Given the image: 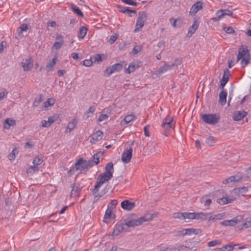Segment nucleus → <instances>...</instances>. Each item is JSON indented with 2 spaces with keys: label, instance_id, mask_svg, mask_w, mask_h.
<instances>
[{
  "label": "nucleus",
  "instance_id": "nucleus-12",
  "mask_svg": "<svg viewBox=\"0 0 251 251\" xmlns=\"http://www.w3.org/2000/svg\"><path fill=\"white\" fill-rule=\"evenodd\" d=\"M173 118L172 117H166L163 119L161 126L166 131H169L172 128V122Z\"/></svg>",
  "mask_w": 251,
  "mask_h": 251
},
{
  "label": "nucleus",
  "instance_id": "nucleus-46",
  "mask_svg": "<svg viewBox=\"0 0 251 251\" xmlns=\"http://www.w3.org/2000/svg\"><path fill=\"white\" fill-rule=\"evenodd\" d=\"M54 101H54V99H48V100L44 102L43 106L45 108H47L49 106L53 105V104L54 103Z\"/></svg>",
  "mask_w": 251,
  "mask_h": 251
},
{
  "label": "nucleus",
  "instance_id": "nucleus-2",
  "mask_svg": "<svg viewBox=\"0 0 251 251\" xmlns=\"http://www.w3.org/2000/svg\"><path fill=\"white\" fill-rule=\"evenodd\" d=\"M155 215V214L147 213L144 216L137 219H131L127 221L125 223V225L128 227L138 226L142 225L145 222L152 220Z\"/></svg>",
  "mask_w": 251,
  "mask_h": 251
},
{
  "label": "nucleus",
  "instance_id": "nucleus-15",
  "mask_svg": "<svg viewBox=\"0 0 251 251\" xmlns=\"http://www.w3.org/2000/svg\"><path fill=\"white\" fill-rule=\"evenodd\" d=\"M247 114V112L244 110L236 111L233 114V119L234 121H240L246 116Z\"/></svg>",
  "mask_w": 251,
  "mask_h": 251
},
{
  "label": "nucleus",
  "instance_id": "nucleus-44",
  "mask_svg": "<svg viewBox=\"0 0 251 251\" xmlns=\"http://www.w3.org/2000/svg\"><path fill=\"white\" fill-rule=\"evenodd\" d=\"M27 25L26 24H23L21 25V26L19 27L18 29L17 30V32L19 33V35L20 36H22L23 34L22 32L26 31L27 29Z\"/></svg>",
  "mask_w": 251,
  "mask_h": 251
},
{
  "label": "nucleus",
  "instance_id": "nucleus-35",
  "mask_svg": "<svg viewBox=\"0 0 251 251\" xmlns=\"http://www.w3.org/2000/svg\"><path fill=\"white\" fill-rule=\"evenodd\" d=\"M139 66L138 65H136L135 63H130L128 68L126 69L125 70V73L126 74H130L135 71L136 68H138Z\"/></svg>",
  "mask_w": 251,
  "mask_h": 251
},
{
  "label": "nucleus",
  "instance_id": "nucleus-18",
  "mask_svg": "<svg viewBox=\"0 0 251 251\" xmlns=\"http://www.w3.org/2000/svg\"><path fill=\"white\" fill-rule=\"evenodd\" d=\"M32 62V58L29 57L25 59V62L22 63V66L25 71H28L32 69L33 67Z\"/></svg>",
  "mask_w": 251,
  "mask_h": 251
},
{
  "label": "nucleus",
  "instance_id": "nucleus-1",
  "mask_svg": "<svg viewBox=\"0 0 251 251\" xmlns=\"http://www.w3.org/2000/svg\"><path fill=\"white\" fill-rule=\"evenodd\" d=\"M92 167V165L90 161L84 160L82 158H80L76 160L75 164V166L71 168L68 172L69 175H73L75 171H79L80 173L83 172H86L89 169Z\"/></svg>",
  "mask_w": 251,
  "mask_h": 251
},
{
  "label": "nucleus",
  "instance_id": "nucleus-20",
  "mask_svg": "<svg viewBox=\"0 0 251 251\" xmlns=\"http://www.w3.org/2000/svg\"><path fill=\"white\" fill-rule=\"evenodd\" d=\"M174 66V64H165L162 67H160L157 71L155 72L156 75H159L164 73L171 69Z\"/></svg>",
  "mask_w": 251,
  "mask_h": 251
},
{
  "label": "nucleus",
  "instance_id": "nucleus-19",
  "mask_svg": "<svg viewBox=\"0 0 251 251\" xmlns=\"http://www.w3.org/2000/svg\"><path fill=\"white\" fill-rule=\"evenodd\" d=\"M102 155L103 152L102 151H99L93 155L92 159L88 160V161L91 162L92 167L98 164L99 163L100 158V156H102Z\"/></svg>",
  "mask_w": 251,
  "mask_h": 251
},
{
  "label": "nucleus",
  "instance_id": "nucleus-25",
  "mask_svg": "<svg viewBox=\"0 0 251 251\" xmlns=\"http://www.w3.org/2000/svg\"><path fill=\"white\" fill-rule=\"evenodd\" d=\"M62 38L63 37L61 35H59L56 37V39H60L61 40L59 41H56L53 44L52 47V49L58 50L61 48L64 43V41Z\"/></svg>",
  "mask_w": 251,
  "mask_h": 251
},
{
  "label": "nucleus",
  "instance_id": "nucleus-60",
  "mask_svg": "<svg viewBox=\"0 0 251 251\" xmlns=\"http://www.w3.org/2000/svg\"><path fill=\"white\" fill-rule=\"evenodd\" d=\"M93 59L95 62H100L102 61L103 59L101 55L97 54L94 56Z\"/></svg>",
  "mask_w": 251,
  "mask_h": 251
},
{
  "label": "nucleus",
  "instance_id": "nucleus-24",
  "mask_svg": "<svg viewBox=\"0 0 251 251\" xmlns=\"http://www.w3.org/2000/svg\"><path fill=\"white\" fill-rule=\"evenodd\" d=\"M248 188L245 186H242L239 188H235L233 189V192L236 194L238 196H243L248 191Z\"/></svg>",
  "mask_w": 251,
  "mask_h": 251
},
{
  "label": "nucleus",
  "instance_id": "nucleus-45",
  "mask_svg": "<svg viewBox=\"0 0 251 251\" xmlns=\"http://www.w3.org/2000/svg\"><path fill=\"white\" fill-rule=\"evenodd\" d=\"M79 188V187L75 184L72 185V190H71V196H75L77 195V193L78 191Z\"/></svg>",
  "mask_w": 251,
  "mask_h": 251
},
{
  "label": "nucleus",
  "instance_id": "nucleus-50",
  "mask_svg": "<svg viewBox=\"0 0 251 251\" xmlns=\"http://www.w3.org/2000/svg\"><path fill=\"white\" fill-rule=\"evenodd\" d=\"M156 147L157 145L156 144L151 143L150 145L148 146V149L151 152H153L155 151Z\"/></svg>",
  "mask_w": 251,
  "mask_h": 251
},
{
  "label": "nucleus",
  "instance_id": "nucleus-59",
  "mask_svg": "<svg viewBox=\"0 0 251 251\" xmlns=\"http://www.w3.org/2000/svg\"><path fill=\"white\" fill-rule=\"evenodd\" d=\"M246 228L251 226V218H247L246 222L242 225Z\"/></svg>",
  "mask_w": 251,
  "mask_h": 251
},
{
  "label": "nucleus",
  "instance_id": "nucleus-8",
  "mask_svg": "<svg viewBox=\"0 0 251 251\" xmlns=\"http://www.w3.org/2000/svg\"><path fill=\"white\" fill-rule=\"evenodd\" d=\"M250 53L247 47L245 45H241L238 50V54L237 57L236 62H237L244 57L250 56Z\"/></svg>",
  "mask_w": 251,
  "mask_h": 251
},
{
  "label": "nucleus",
  "instance_id": "nucleus-43",
  "mask_svg": "<svg viewBox=\"0 0 251 251\" xmlns=\"http://www.w3.org/2000/svg\"><path fill=\"white\" fill-rule=\"evenodd\" d=\"M251 60V55L250 56L244 57L241 61V66L243 68H244L246 66H247L250 62Z\"/></svg>",
  "mask_w": 251,
  "mask_h": 251
},
{
  "label": "nucleus",
  "instance_id": "nucleus-63",
  "mask_svg": "<svg viewBox=\"0 0 251 251\" xmlns=\"http://www.w3.org/2000/svg\"><path fill=\"white\" fill-rule=\"evenodd\" d=\"M93 64V61L92 59H85L83 61V65L84 66L89 67L91 66Z\"/></svg>",
  "mask_w": 251,
  "mask_h": 251
},
{
  "label": "nucleus",
  "instance_id": "nucleus-54",
  "mask_svg": "<svg viewBox=\"0 0 251 251\" xmlns=\"http://www.w3.org/2000/svg\"><path fill=\"white\" fill-rule=\"evenodd\" d=\"M18 151L16 149H13L12 152L8 155V158L10 160H12L15 159V154L18 153Z\"/></svg>",
  "mask_w": 251,
  "mask_h": 251
},
{
  "label": "nucleus",
  "instance_id": "nucleus-9",
  "mask_svg": "<svg viewBox=\"0 0 251 251\" xmlns=\"http://www.w3.org/2000/svg\"><path fill=\"white\" fill-rule=\"evenodd\" d=\"M243 219L241 215L237 216L236 217L229 220H225L221 223V224L225 226H234Z\"/></svg>",
  "mask_w": 251,
  "mask_h": 251
},
{
  "label": "nucleus",
  "instance_id": "nucleus-48",
  "mask_svg": "<svg viewBox=\"0 0 251 251\" xmlns=\"http://www.w3.org/2000/svg\"><path fill=\"white\" fill-rule=\"evenodd\" d=\"M221 244V241L219 240H212L211 241H209L207 243V246L209 247H214L217 245H220Z\"/></svg>",
  "mask_w": 251,
  "mask_h": 251
},
{
  "label": "nucleus",
  "instance_id": "nucleus-10",
  "mask_svg": "<svg viewBox=\"0 0 251 251\" xmlns=\"http://www.w3.org/2000/svg\"><path fill=\"white\" fill-rule=\"evenodd\" d=\"M230 75V74L229 70L228 69H226L224 70L222 78L220 81V84L219 87L220 89H224L225 86L229 80V77Z\"/></svg>",
  "mask_w": 251,
  "mask_h": 251
},
{
  "label": "nucleus",
  "instance_id": "nucleus-28",
  "mask_svg": "<svg viewBox=\"0 0 251 251\" xmlns=\"http://www.w3.org/2000/svg\"><path fill=\"white\" fill-rule=\"evenodd\" d=\"M113 172H114L113 164L111 162H108L105 165L104 173H106L107 175H109V176H113Z\"/></svg>",
  "mask_w": 251,
  "mask_h": 251
},
{
  "label": "nucleus",
  "instance_id": "nucleus-21",
  "mask_svg": "<svg viewBox=\"0 0 251 251\" xmlns=\"http://www.w3.org/2000/svg\"><path fill=\"white\" fill-rule=\"evenodd\" d=\"M124 229V224L122 223H117L113 232V236H118Z\"/></svg>",
  "mask_w": 251,
  "mask_h": 251
},
{
  "label": "nucleus",
  "instance_id": "nucleus-6",
  "mask_svg": "<svg viewBox=\"0 0 251 251\" xmlns=\"http://www.w3.org/2000/svg\"><path fill=\"white\" fill-rule=\"evenodd\" d=\"M122 64L120 63H116L114 65L109 66L105 70L104 72V75H106L107 76H108L113 73L120 72L122 69Z\"/></svg>",
  "mask_w": 251,
  "mask_h": 251
},
{
  "label": "nucleus",
  "instance_id": "nucleus-16",
  "mask_svg": "<svg viewBox=\"0 0 251 251\" xmlns=\"http://www.w3.org/2000/svg\"><path fill=\"white\" fill-rule=\"evenodd\" d=\"M103 133L100 130H97L95 133L91 136L90 142L92 144H95L96 142L101 140L102 138Z\"/></svg>",
  "mask_w": 251,
  "mask_h": 251
},
{
  "label": "nucleus",
  "instance_id": "nucleus-7",
  "mask_svg": "<svg viewBox=\"0 0 251 251\" xmlns=\"http://www.w3.org/2000/svg\"><path fill=\"white\" fill-rule=\"evenodd\" d=\"M185 244L180 245L175 247V251H188V250H192L194 246L191 241H186Z\"/></svg>",
  "mask_w": 251,
  "mask_h": 251
},
{
  "label": "nucleus",
  "instance_id": "nucleus-64",
  "mask_svg": "<svg viewBox=\"0 0 251 251\" xmlns=\"http://www.w3.org/2000/svg\"><path fill=\"white\" fill-rule=\"evenodd\" d=\"M101 176H102L107 181H109L112 177V176H109V175H107L106 173H103L100 174Z\"/></svg>",
  "mask_w": 251,
  "mask_h": 251
},
{
  "label": "nucleus",
  "instance_id": "nucleus-23",
  "mask_svg": "<svg viewBox=\"0 0 251 251\" xmlns=\"http://www.w3.org/2000/svg\"><path fill=\"white\" fill-rule=\"evenodd\" d=\"M222 91L219 94V103L222 105H224L226 102L227 92L224 89H222Z\"/></svg>",
  "mask_w": 251,
  "mask_h": 251
},
{
  "label": "nucleus",
  "instance_id": "nucleus-31",
  "mask_svg": "<svg viewBox=\"0 0 251 251\" xmlns=\"http://www.w3.org/2000/svg\"><path fill=\"white\" fill-rule=\"evenodd\" d=\"M198 28V25L197 24V22L195 21L193 25L189 27L187 35L189 37H191L195 33Z\"/></svg>",
  "mask_w": 251,
  "mask_h": 251
},
{
  "label": "nucleus",
  "instance_id": "nucleus-34",
  "mask_svg": "<svg viewBox=\"0 0 251 251\" xmlns=\"http://www.w3.org/2000/svg\"><path fill=\"white\" fill-rule=\"evenodd\" d=\"M209 215L208 213H196L195 215V219L199 220L201 219V220H205L207 219V216Z\"/></svg>",
  "mask_w": 251,
  "mask_h": 251
},
{
  "label": "nucleus",
  "instance_id": "nucleus-52",
  "mask_svg": "<svg viewBox=\"0 0 251 251\" xmlns=\"http://www.w3.org/2000/svg\"><path fill=\"white\" fill-rule=\"evenodd\" d=\"M95 108L94 106H91L89 107V108L86 111L85 113V116H86L87 118L89 117L90 116L89 114H93L95 111Z\"/></svg>",
  "mask_w": 251,
  "mask_h": 251
},
{
  "label": "nucleus",
  "instance_id": "nucleus-40",
  "mask_svg": "<svg viewBox=\"0 0 251 251\" xmlns=\"http://www.w3.org/2000/svg\"><path fill=\"white\" fill-rule=\"evenodd\" d=\"M112 210L110 208V206L107 205V209L105 211L103 221H105L106 219H109L112 217Z\"/></svg>",
  "mask_w": 251,
  "mask_h": 251
},
{
  "label": "nucleus",
  "instance_id": "nucleus-57",
  "mask_svg": "<svg viewBox=\"0 0 251 251\" xmlns=\"http://www.w3.org/2000/svg\"><path fill=\"white\" fill-rule=\"evenodd\" d=\"M122 2L126 4H129L132 6H137V3L132 0H121Z\"/></svg>",
  "mask_w": 251,
  "mask_h": 251
},
{
  "label": "nucleus",
  "instance_id": "nucleus-62",
  "mask_svg": "<svg viewBox=\"0 0 251 251\" xmlns=\"http://www.w3.org/2000/svg\"><path fill=\"white\" fill-rule=\"evenodd\" d=\"M224 30L226 32V33L228 34H233L235 32L233 28L230 26L229 27H225L224 28Z\"/></svg>",
  "mask_w": 251,
  "mask_h": 251
},
{
  "label": "nucleus",
  "instance_id": "nucleus-3",
  "mask_svg": "<svg viewBox=\"0 0 251 251\" xmlns=\"http://www.w3.org/2000/svg\"><path fill=\"white\" fill-rule=\"evenodd\" d=\"M147 20V15L145 12H140L138 13L136 21V27L134 30V32L140 31L144 25L145 22Z\"/></svg>",
  "mask_w": 251,
  "mask_h": 251
},
{
  "label": "nucleus",
  "instance_id": "nucleus-5",
  "mask_svg": "<svg viewBox=\"0 0 251 251\" xmlns=\"http://www.w3.org/2000/svg\"><path fill=\"white\" fill-rule=\"evenodd\" d=\"M134 141H132L129 144V147H127L122 154V160L124 163H128L130 161L132 155V148L131 146L134 145Z\"/></svg>",
  "mask_w": 251,
  "mask_h": 251
},
{
  "label": "nucleus",
  "instance_id": "nucleus-26",
  "mask_svg": "<svg viewBox=\"0 0 251 251\" xmlns=\"http://www.w3.org/2000/svg\"><path fill=\"white\" fill-rule=\"evenodd\" d=\"M185 229L186 235H197L201 233L202 232L201 229L200 228H189Z\"/></svg>",
  "mask_w": 251,
  "mask_h": 251
},
{
  "label": "nucleus",
  "instance_id": "nucleus-29",
  "mask_svg": "<svg viewBox=\"0 0 251 251\" xmlns=\"http://www.w3.org/2000/svg\"><path fill=\"white\" fill-rule=\"evenodd\" d=\"M234 199L228 198L226 197H223L222 198L218 199L217 202L220 205H224L226 204L231 203Z\"/></svg>",
  "mask_w": 251,
  "mask_h": 251
},
{
  "label": "nucleus",
  "instance_id": "nucleus-41",
  "mask_svg": "<svg viewBox=\"0 0 251 251\" xmlns=\"http://www.w3.org/2000/svg\"><path fill=\"white\" fill-rule=\"evenodd\" d=\"M135 118V116L133 114H130L126 116L124 119L123 120V121L121 122L122 123L123 122L125 123V124H126L132 121Z\"/></svg>",
  "mask_w": 251,
  "mask_h": 251
},
{
  "label": "nucleus",
  "instance_id": "nucleus-58",
  "mask_svg": "<svg viewBox=\"0 0 251 251\" xmlns=\"http://www.w3.org/2000/svg\"><path fill=\"white\" fill-rule=\"evenodd\" d=\"M206 143L210 146L213 145L215 143L214 138L211 136H209L208 138H207L206 139Z\"/></svg>",
  "mask_w": 251,
  "mask_h": 251
},
{
  "label": "nucleus",
  "instance_id": "nucleus-61",
  "mask_svg": "<svg viewBox=\"0 0 251 251\" xmlns=\"http://www.w3.org/2000/svg\"><path fill=\"white\" fill-rule=\"evenodd\" d=\"M142 50V47L139 45L135 46L132 50L134 54H136L139 52H140Z\"/></svg>",
  "mask_w": 251,
  "mask_h": 251
},
{
  "label": "nucleus",
  "instance_id": "nucleus-47",
  "mask_svg": "<svg viewBox=\"0 0 251 251\" xmlns=\"http://www.w3.org/2000/svg\"><path fill=\"white\" fill-rule=\"evenodd\" d=\"M42 101V95L40 94L39 97H37L35 99L33 103V106L37 107L39 105L40 102Z\"/></svg>",
  "mask_w": 251,
  "mask_h": 251
},
{
  "label": "nucleus",
  "instance_id": "nucleus-39",
  "mask_svg": "<svg viewBox=\"0 0 251 251\" xmlns=\"http://www.w3.org/2000/svg\"><path fill=\"white\" fill-rule=\"evenodd\" d=\"M224 213H220L213 216H211L208 218V221H215L217 220H220L224 216Z\"/></svg>",
  "mask_w": 251,
  "mask_h": 251
},
{
  "label": "nucleus",
  "instance_id": "nucleus-14",
  "mask_svg": "<svg viewBox=\"0 0 251 251\" xmlns=\"http://www.w3.org/2000/svg\"><path fill=\"white\" fill-rule=\"evenodd\" d=\"M121 207L126 210H131L135 206L134 202H131L129 200H125L121 203Z\"/></svg>",
  "mask_w": 251,
  "mask_h": 251
},
{
  "label": "nucleus",
  "instance_id": "nucleus-17",
  "mask_svg": "<svg viewBox=\"0 0 251 251\" xmlns=\"http://www.w3.org/2000/svg\"><path fill=\"white\" fill-rule=\"evenodd\" d=\"M232 12L227 9H220L218 10L217 12H216V15L217 16L219 19L223 18L225 15L232 16Z\"/></svg>",
  "mask_w": 251,
  "mask_h": 251
},
{
  "label": "nucleus",
  "instance_id": "nucleus-32",
  "mask_svg": "<svg viewBox=\"0 0 251 251\" xmlns=\"http://www.w3.org/2000/svg\"><path fill=\"white\" fill-rule=\"evenodd\" d=\"M235 246H236V245L232 246V245L228 244L223 246L222 248L215 249L214 250L215 251H231Z\"/></svg>",
  "mask_w": 251,
  "mask_h": 251
},
{
  "label": "nucleus",
  "instance_id": "nucleus-36",
  "mask_svg": "<svg viewBox=\"0 0 251 251\" xmlns=\"http://www.w3.org/2000/svg\"><path fill=\"white\" fill-rule=\"evenodd\" d=\"M71 8L73 10V11L75 12L76 14H77L78 16L81 17H83V14L82 12L80 10V9L76 6L73 3H72L71 4Z\"/></svg>",
  "mask_w": 251,
  "mask_h": 251
},
{
  "label": "nucleus",
  "instance_id": "nucleus-4",
  "mask_svg": "<svg viewBox=\"0 0 251 251\" xmlns=\"http://www.w3.org/2000/svg\"><path fill=\"white\" fill-rule=\"evenodd\" d=\"M201 119L204 123L214 125L218 122L220 117L216 114H204L201 116Z\"/></svg>",
  "mask_w": 251,
  "mask_h": 251
},
{
  "label": "nucleus",
  "instance_id": "nucleus-33",
  "mask_svg": "<svg viewBox=\"0 0 251 251\" xmlns=\"http://www.w3.org/2000/svg\"><path fill=\"white\" fill-rule=\"evenodd\" d=\"M77 123V121L76 118H74L72 121H71L67 125V129H69V130H66V132H70L76 126Z\"/></svg>",
  "mask_w": 251,
  "mask_h": 251
},
{
  "label": "nucleus",
  "instance_id": "nucleus-30",
  "mask_svg": "<svg viewBox=\"0 0 251 251\" xmlns=\"http://www.w3.org/2000/svg\"><path fill=\"white\" fill-rule=\"evenodd\" d=\"M57 59L54 57L52 58L51 61H50L46 65V69L47 72H49L52 71L53 69V67L55 66L56 62Z\"/></svg>",
  "mask_w": 251,
  "mask_h": 251
},
{
  "label": "nucleus",
  "instance_id": "nucleus-11",
  "mask_svg": "<svg viewBox=\"0 0 251 251\" xmlns=\"http://www.w3.org/2000/svg\"><path fill=\"white\" fill-rule=\"evenodd\" d=\"M202 1H198L195 3L190 9L189 14L192 16L195 15L198 11L202 8Z\"/></svg>",
  "mask_w": 251,
  "mask_h": 251
},
{
  "label": "nucleus",
  "instance_id": "nucleus-49",
  "mask_svg": "<svg viewBox=\"0 0 251 251\" xmlns=\"http://www.w3.org/2000/svg\"><path fill=\"white\" fill-rule=\"evenodd\" d=\"M243 177L242 176H238L237 178L234 176H231L228 178V180H229L230 182H238L242 180Z\"/></svg>",
  "mask_w": 251,
  "mask_h": 251
},
{
  "label": "nucleus",
  "instance_id": "nucleus-38",
  "mask_svg": "<svg viewBox=\"0 0 251 251\" xmlns=\"http://www.w3.org/2000/svg\"><path fill=\"white\" fill-rule=\"evenodd\" d=\"M87 31V28L84 26H82L79 30L78 37L79 38L83 39L86 34Z\"/></svg>",
  "mask_w": 251,
  "mask_h": 251
},
{
  "label": "nucleus",
  "instance_id": "nucleus-22",
  "mask_svg": "<svg viewBox=\"0 0 251 251\" xmlns=\"http://www.w3.org/2000/svg\"><path fill=\"white\" fill-rule=\"evenodd\" d=\"M117 7L118 8L119 12L123 13H127L130 17H131L130 13H136V12L135 10L130 9L129 7H124L120 5H117Z\"/></svg>",
  "mask_w": 251,
  "mask_h": 251
},
{
  "label": "nucleus",
  "instance_id": "nucleus-56",
  "mask_svg": "<svg viewBox=\"0 0 251 251\" xmlns=\"http://www.w3.org/2000/svg\"><path fill=\"white\" fill-rule=\"evenodd\" d=\"M201 203H204V205L205 206H208L211 203V199H208L205 200V199H204V197L201 198Z\"/></svg>",
  "mask_w": 251,
  "mask_h": 251
},
{
  "label": "nucleus",
  "instance_id": "nucleus-27",
  "mask_svg": "<svg viewBox=\"0 0 251 251\" xmlns=\"http://www.w3.org/2000/svg\"><path fill=\"white\" fill-rule=\"evenodd\" d=\"M15 121L11 119L7 118L3 122V128L8 129L10 126H13L15 125Z\"/></svg>",
  "mask_w": 251,
  "mask_h": 251
},
{
  "label": "nucleus",
  "instance_id": "nucleus-42",
  "mask_svg": "<svg viewBox=\"0 0 251 251\" xmlns=\"http://www.w3.org/2000/svg\"><path fill=\"white\" fill-rule=\"evenodd\" d=\"M38 170H39L38 167L34 165V166H31L27 170L26 173L27 174L32 175L35 172L38 171Z\"/></svg>",
  "mask_w": 251,
  "mask_h": 251
},
{
  "label": "nucleus",
  "instance_id": "nucleus-51",
  "mask_svg": "<svg viewBox=\"0 0 251 251\" xmlns=\"http://www.w3.org/2000/svg\"><path fill=\"white\" fill-rule=\"evenodd\" d=\"M43 162V159L39 156H37L33 161V163L36 166L40 165Z\"/></svg>",
  "mask_w": 251,
  "mask_h": 251
},
{
  "label": "nucleus",
  "instance_id": "nucleus-53",
  "mask_svg": "<svg viewBox=\"0 0 251 251\" xmlns=\"http://www.w3.org/2000/svg\"><path fill=\"white\" fill-rule=\"evenodd\" d=\"M57 117L54 115L48 118V124L50 126L55 121H56L57 119Z\"/></svg>",
  "mask_w": 251,
  "mask_h": 251
},
{
  "label": "nucleus",
  "instance_id": "nucleus-13",
  "mask_svg": "<svg viewBox=\"0 0 251 251\" xmlns=\"http://www.w3.org/2000/svg\"><path fill=\"white\" fill-rule=\"evenodd\" d=\"M107 181L102 176L99 175L97 178L96 183L93 190V193H96L98 192L99 188L104 183V182Z\"/></svg>",
  "mask_w": 251,
  "mask_h": 251
},
{
  "label": "nucleus",
  "instance_id": "nucleus-37",
  "mask_svg": "<svg viewBox=\"0 0 251 251\" xmlns=\"http://www.w3.org/2000/svg\"><path fill=\"white\" fill-rule=\"evenodd\" d=\"M196 212H183V220L188 219L190 220L195 219Z\"/></svg>",
  "mask_w": 251,
  "mask_h": 251
},
{
  "label": "nucleus",
  "instance_id": "nucleus-55",
  "mask_svg": "<svg viewBox=\"0 0 251 251\" xmlns=\"http://www.w3.org/2000/svg\"><path fill=\"white\" fill-rule=\"evenodd\" d=\"M183 213L181 212H175L173 214V217L175 219H179L183 220Z\"/></svg>",
  "mask_w": 251,
  "mask_h": 251
}]
</instances>
